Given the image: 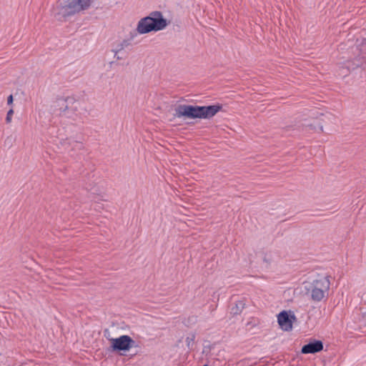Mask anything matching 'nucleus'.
Returning <instances> with one entry per match:
<instances>
[{
  "mask_svg": "<svg viewBox=\"0 0 366 366\" xmlns=\"http://www.w3.org/2000/svg\"><path fill=\"white\" fill-rule=\"evenodd\" d=\"M222 109V105L220 104L209 106L179 104L174 109V116L178 118L209 119Z\"/></svg>",
  "mask_w": 366,
  "mask_h": 366,
  "instance_id": "nucleus-1",
  "label": "nucleus"
},
{
  "mask_svg": "<svg viewBox=\"0 0 366 366\" xmlns=\"http://www.w3.org/2000/svg\"><path fill=\"white\" fill-rule=\"evenodd\" d=\"M168 23L161 11H155L138 22L137 30L141 34L164 29Z\"/></svg>",
  "mask_w": 366,
  "mask_h": 366,
  "instance_id": "nucleus-2",
  "label": "nucleus"
},
{
  "mask_svg": "<svg viewBox=\"0 0 366 366\" xmlns=\"http://www.w3.org/2000/svg\"><path fill=\"white\" fill-rule=\"evenodd\" d=\"M92 0H59L57 2V9L59 10L54 14V16L59 21L62 18L73 15L82 10L88 9Z\"/></svg>",
  "mask_w": 366,
  "mask_h": 366,
  "instance_id": "nucleus-3",
  "label": "nucleus"
},
{
  "mask_svg": "<svg viewBox=\"0 0 366 366\" xmlns=\"http://www.w3.org/2000/svg\"><path fill=\"white\" fill-rule=\"evenodd\" d=\"M352 53L355 56L345 61L340 68L341 74L344 76L347 75V72L344 71L345 69L350 71L366 65V38L352 48Z\"/></svg>",
  "mask_w": 366,
  "mask_h": 366,
  "instance_id": "nucleus-4",
  "label": "nucleus"
},
{
  "mask_svg": "<svg viewBox=\"0 0 366 366\" xmlns=\"http://www.w3.org/2000/svg\"><path fill=\"white\" fill-rule=\"evenodd\" d=\"M329 277V276L320 277L305 285L306 294L310 295L313 301H321L325 297V293L328 292L330 286Z\"/></svg>",
  "mask_w": 366,
  "mask_h": 366,
  "instance_id": "nucleus-5",
  "label": "nucleus"
},
{
  "mask_svg": "<svg viewBox=\"0 0 366 366\" xmlns=\"http://www.w3.org/2000/svg\"><path fill=\"white\" fill-rule=\"evenodd\" d=\"M111 343L109 350L112 352H127L131 348L136 347V342L129 335H123L117 338L108 339Z\"/></svg>",
  "mask_w": 366,
  "mask_h": 366,
  "instance_id": "nucleus-6",
  "label": "nucleus"
},
{
  "mask_svg": "<svg viewBox=\"0 0 366 366\" xmlns=\"http://www.w3.org/2000/svg\"><path fill=\"white\" fill-rule=\"evenodd\" d=\"M76 99L72 97H59L51 106L53 115L61 117L70 105H74Z\"/></svg>",
  "mask_w": 366,
  "mask_h": 366,
  "instance_id": "nucleus-7",
  "label": "nucleus"
},
{
  "mask_svg": "<svg viewBox=\"0 0 366 366\" xmlns=\"http://www.w3.org/2000/svg\"><path fill=\"white\" fill-rule=\"evenodd\" d=\"M61 144L71 156L77 155V151H81L84 149V144L81 141L74 140L71 138L63 139L61 142Z\"/></svg>",
  "mask_w": 366,
  "mask_h": 366,
  "instance_id": "nucleus-8",
  "label": "nucleus"
},
{
  "mask_svg": "<svg viewBox=\"0 0 366 366\" xmlns=\"http://www.w3.org/2000/svg\"><path fill=\"white\" fill-rule=\"evenodd\" d=\"M323 347V342L321 340H313L302 346L301 352L302 354H315L322 351Z\"/></svg>",
  "mask_w": 366,
  "mask_h": 366,
  "instance_id": "nucleus-9",
  "label": "nucleus"
},
{
  "mask_svg": "<svg viewBox=\"0 0 366 366\" xmlns=\"http://www.w3.org/2000/svg\"><path fill=\"white\" fill-rule=\"evenodd\" d=\"M277 321L280 327L285 331H290L292 329V325L289 318V312L283 310L277 315Z\"/></svg>",
  "mask_w": 366,
  "mask_h": 366,
  "instance_id": "nucleus-10",
  "label": "nucleus"
},
{
  "mask_svg": "<svg viewBox=\"0 0 366 366\" xmlns=\"http://www.w3.org/2000/svg\"><path fill=\"white\" fill-rule=\"evenodd\" d=\"M77 107L74 105H70L67 107V109L62 114V117H65L67 119H71L75 121L77 118L76 114Z\"/></svg>",
  "mask_w": 366,
  "mask_h": 366,
  "instance_id": "nucleus-11",
  "label": "nucleus"
},
{
  "mask_svg": "<svg viewBox=\"0 0 366 366\" xmlns=\"http://www.w3.org/2000/svg\"><path fill=\"white\" fill-rule=\"evenodd\" d=\"M245 303L242 300H239L235 302L234 306L231 308V314L232 315H239L242 310L244 308Z\"/></svg>",
  "mask_w": 366,
  "mask_h": 366,
  "instance_id": "nucleus-12",
  "label": "nucleus"
},
{
  "mask_svg": "<svg viewBox=\"0 0 366 366\" xmlns=\"http://www.w3.org/2000/svg\"><path fill=\"white\" fill-rule=\"evenodd\" d=\"M130 44V42H129V40L128 39H124L123 40L118 46H117V51H115V54L114 56H116V54H117V52L124 49L125 47H127Z\"/></svg>",
  "mask_w": 366,
  "mask_h": 366,
  "instance_id": "nucleus-13",
  "label": "nucleus"
},
{
  "mask_svg": "<svg viewBox=\"0 0 366 366\" xmlns=\"http://www.w3.org/2000/svg\"><path fill=\"white\" fill-rule=\"evenodd\" d=\"M13 114H14V110L11 108L7 112L6 117V123H10L11 122V118H12Z\"/></svg>",
  "mask_w": 366,
  "mask_h": 366,
  "instance_id": "nucleus-14",
  "label": "nucleus"
},
{
  "mask_svg": "<svg viewBox=\"0 0 366 366\" xmlns=\"http://www.w3.org/2000/svg\"><path fill=\"white\" fill-rule=\"evenodd\" d=\"M289 312V318L290 319L291 323L292 324L293 322L296 321L297 318L293 312L289 310L287 311Z\"/></svg>",
  "mask_w": 366,
  "mask_h": 366,
  "instance_id": "nucleus-15",
  "label": "nucleus"
},
{
  "mask_svg": "<svg viewBox=\"0 0 366 366\" xmlns=\"http://www.w3.org/2000/svg\"><path fill=\"white\" fill-rule=\"evenodd\" d=\"M320 116L322 117V118L320 119V120L322 121V122H325L326 119H329L330 118L331 114H326L325 115V114H320Z\"/></svg>",
  "mask_w": 366,
  "mask_h": 366,
  "instance_id": "nucleus-16",
  "label": "nucleus"
},
{
  "mask_svg": "<svg viewBox=\"0 0 366 366\" xmlns=\"http://www.w3.org/2000/svg\"><path fill=\"white\" fill-rule=\"evenodd\" d=\"M13 102H14V97H13V95L12 94H10L8 97H7V104L9 105H11L13 104Z\"/></svg>",
  "mask_w": 366,
  "mask_h": 366,
  "instance_id": "nucleus-17",
  "label": "nucleus"
},
{
  "mask_svg": "<svg viewBox=\"0 0 366 366\" xmlns=\"http://www.w3.org/2000/svg\"><path fill=\"white\" fill-rule=\"evenodd\" d=\"M320 130L321 132H323V127H322V124H320Z\"/></svg>",
  "mask_w": 366,
  "mask_h": 366,
  "instance_id": "nucleus-18",
  "label": "nucleus"
},
{
  "mask_svg": "<svg viewBox=\"0 0 366 366\" xmlns=\"http://www.w3.org/2000/svg\"><path fill=\"white\" fill-rule=\"evenodd\" d=\"M115 56L117 57V59H122L121 57H119V56H117V54H116V56Z\"/></svg>",
  "mask_w": 366,
  "mask_h": 366,
  "instance_id": "nucleus-19",
  "label": "nucleus"
},
{
  "mask_svg": "<svg viewBox=\"0 0 366 366\" xmlns=\"http://www.w3.org/2000/svg\"><path fill=\"white\" fill-rule=\"evenodd\" d=\"M203 366H208L207 365H204Z\"/></svg>",
  "mask_w": 366,
  "mask_h": 366,
  "instance_id": "nucleus-20",
  "label": "nucleus"
}]
</instances>
